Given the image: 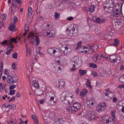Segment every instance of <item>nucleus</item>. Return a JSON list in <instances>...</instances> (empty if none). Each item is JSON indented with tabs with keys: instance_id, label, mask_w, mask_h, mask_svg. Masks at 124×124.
<instances>
[{
	"instance_id": "nucleus-1",
	"label": "nucleus",
	"mask_w": 124,
	"mask_h": 124,
	"mask_svg": "<svg viewBox=\"0 0 124 124\" xmlns=\"http://www.w3.org/2000/svg\"><path fill=\"white\" fill-rule=\"evenodd\" d=\"M74 96L68 92H64L61 94V100L65 104L72 102L74 99Z\"/></svg>"
},
{
	"instance_id": "nucleus-2",
	"label": "nucleus",
	"mask_w": 124,
	"mask_h": 124,
	"mask_svg": "<svg viewBox=\"0 0 124 124\" xmlns=\"http://www.w3.org/2000/svg\"><path fill=\"white\" fill-rule=\"evenodd\" d=\"M113 0H106L104 2L103 5L105 11L106 12L109 13L108 10L110 9V8H112L114 5Z\"/></svg>"
},
{
	"instance_id": "nucleus-3",
	"label": "nucleus",
	"mask_w": 124,
	"mask_h": 124,
	"mask_svg": "<svg viewBox=\"0 0 124 124\" xmlns=\"http://www.w3.org/2000/svg\"><path fill=\"white\" fill-rule=\"evenodd\" d=\"M78 27L76 24L74 25L73 28L71 30H69L67 29L66 31V33L68 36H72L76 35L78 32Z\"/></svg>"
},
{
	"instance_id": "nucleus-4",
	"label": "nucleus",
	"mask_w": 124,
	"mask_h": 124,
	"mask_svg": "<svg viewBox=\"0 0 124 124\" xmlns=\"http://www.w3.org/2000/svg\"><path fill=\"white\" fill-rule=\"evenodd\" d=\"M115 4L114 3L112 8H110V9L108 10L109 13H110L112 10H114L116 11L119 12L122 11V5L121 4H120L119 3H117L116 4Z\"/></svg>"
},
{
	"instance_id": "nucleus-5",
	"label": "nucleus",
	"mask_w": 124,
	"mask_h": 124,
	"mask_svg": "<svg viewBox=\"0 0 124 124\" xmlns=\"http://www.w3.org/2000/svg\"><path fill=\"white\" fill-rule=\"evenodd\" d=\"M106 106L105 103H100L96 107V110L99 112H101L105 110Z\"/></svg>"
},
{
	"instance_id": "nucleus-6",
	"label": "nucleus",
	"mask_w": 124,
	"mask_h": 124,
	"mask_svg": "<svg viewBox=\"0 0 124 124\" xmlns=\"http://www.w3.org/2000/svg\"><path fill=\"white\" fill-rule=\"evenodd\" d=\"M96 114L94 111H90L89 113L86 116V117L89 120L92 121L96 117Z\"/></svg>"
},
{
	"instance_id": "nucleus-7",
	"label": "nucleus",
	"mask_w": 124,
	"mask_h": 124,
	"mask_svg": "<svg viewBox=\"0 0 124 124\" xmlns=\"http://www.w3.org/2000/svg\"><path fill=\"white\" fill-rule=\"evenodd\" d=\"M102 119L104 122V124H111V118L108 116H103Z\"/></svg>"
},
{
	"instance_id": "nucleus-8",
	"label": "nucleus",
	"mask_w": 124,
	"mask_h": 124,
	"mask_svg": "<svg viewBox=\"0 0 124 124\" xmlns=\"http://www.w3.org/2000/svg\"><path fill=\"white\" fill-rule=\"evenodd\" d=\"M81 107L80 104L78 102H77L74 103L72 106V109L73 111H76L80 109Z\"/></svg>"
},
{
	"instance_id": "nucleus-9",
	"label": "nucleus",
	"mask_w": 124,
	"mask_h": 124,
	"mask_svg": "<svg viewBox=\"0 0 124 124\" xmlns=\"http://www.w3.org/2000/svg\"><path fill=\"white\" fill-rule=\"evenodd\" d=\"M52 94L53 96L51 97L50 99L48 101L46 99V101L49 105H54L56 103V101H54V96H55V95L54 93Z\"/></svg>"
},
{
	"instance_id": "nucleus-10",
	"label": "nucleus",
	"mask_w": 124,
	"mask_h": 124,
	"mask_svg": "<svg viewBox=\"0 0 124 124\" xmlns=\"http://www.w3.org/2000/svg\"><path fill=\"white\" fill-rule=\"evenodd\" d=\"M61 50L63 53L65 55L69 53L70 51L68 52V51H70V49L66 46H62L61 47Z\"/></svg>"
},
{
	"instance_id": "nucleus-11",
	"label": "nucleus",
	"mask_w": 124,
	"mask_h": 124,
	"mask_svg": "<svg viewBox=\"0 0 124 124\" xmlns=\"http://www.w3.org/2000/svg\"><path fill=\"white\" fill-rule=\"evenodd\" d=\"M116 111L115 110H114L111 111V115L113 117L112 118H111L112 120H111V124H118L116 123L115 122L116 120L115 119L116 118L115 113Z\"/></svg>"
},
{
	"instance_id": "nucleus-12",
	"label": "nucleus",
	"mask_w": 124,
	"mask_h": 124,
	"mask_svg": "<svg viewBox=\"0 0 124 124\" xmlns=\"http://www.w3.org/2000/svg\"><path fill=\"white\" fill-rule=\"evenodd\" d=\"M6 80L10 84H11L16 82L15 80H13V79L10 76L7 75V78Z\"/></svg>"
},
{
	"instance_id": "nucleus-13",
	"label": "nucleus",
	"mask_w": 124,
	"mask_h": 124,
	"mask_svg": "<svg viewBox=\"0 0 124 124\" xmlns=\"http://www.w3.org/2000/svg\"><path fill=\"white\" fill-rule=\"evenodd\" d=\"M95 21L98 23L100 24L102 23L105 20L104 18L102 17H100L96 18Z\"/></svg>"
},
{
	"instance_id": "nucleus-14",
	"label": "nucleus",
	"mask_w": 124,
	"mask_h": 124,
	"mask_svg": "<svg viewBox=\"0 0 124 124\" xmlns=\"http://www.w3.org/2000/svg\"><path fill=\"white\" fill-rule=\"evenodd\" d=\"M109 58L111 62L113 63L117 62L116 56L114 54L110 55Z\"/></svg>"
},
{
	"instance_id": "nucleus-15",
	"label": "nucleus",
	"mask_w": 124,
	"mask_h": 124,
	"mask_svg": "<svg viewBox=\"0 0 124 124\" xmlns=\"http://www.w3.org/2000/svg\"><path fill=\"white\" fill-rule=\"evenodd\" d=\"M53 56L56 57H59L61 55V53L58 49H56L55 50L54 52Z\"/></svg>"
},
{
	"instance_id": "nucleus-16",
	"label": "nucleus",
	"mask_w": 124,
	"mask_h": 124,
	"mask_svg": "<svg viewBox=\"0 0 124 124\" xmlns=\"http://www.w3.org/2000/svg\"><path fill=\"white\" fill-rule=\"evenodd\" d=\"M111 16L112 17H116L119 15V12L116 11L114 10H112L111 11Z\"/></svg>"
},
{
	"instance_id": "nucleus-17",
	"label": "nucleus",
	"mask_w": 124,
	"mask_h": 124,
	"mask_svg": "<svg viewBox=\"0 0 124 124\" xmlns=\"http://www.w3.org/2000/svg\"><path fill=\"white\" fill-rule=\"evenodd\" d=\"M58 84L57 86V87L62 88L64 87L65 83L62 80H60V81H59Z\"/></svg>"
},
{
	"instance_id": "nucleus-18",
	"label": "nucleus",
	"mask_w": 124,
	"mask_h": 124,
	"mask_svg": "<svg viewBox=\"0 0 124 124\" xmlns=\"http://www.w3.org/2000/svg\"><path fill=\"white\" fill-rule=\"evenodd\" d=\"M76 65H78L79 67L81 65L82 61L81 59H80L78 57H76Z\"/></svg>"
},
{
	"instance_id": "nucleus-19",
	"label": "nucleus",
	"mask_w": 124,
	"mask_h": 124,
	"mask_svg": "<svg viewBox=\"0 0 124 124\" xmlns=\"http://www.w3.org/2000/svg\"><path fill=\"white\" fill-rule=\"evenodd\" d=\"M89 10L88 11L90 13H93L95 9V6L91 5V6H89L88 7Z\"/></svg>"
},
{
	"instance_id": "nucleus-20",
	"label": "nucleus",
	"mask_w": 124,
	"mask_h": 124,
	"mask_svg": "<svg viewBox=\"0 0 124 124\" xmlns=\"http://www.w3.org/2000/svg\"><path fill=\"white\" fill-rule=\"evenodd\" d=\"M76 57H74L72 58L71 59V61L70 62V63L71 64H72L73 66V67H75L76 65V60L77 59H76Z\"/></svg>"
},
{
	"instance_id": "nucleus-21",
	"label": "nucleus",
	"mask_w": 124,
	"mask_h": 124,
	"mask_svg": "<svg viewBox=\"0 0 124 124\" xmlns=\"http://www.w3.org/2000/svg\"><path fill=\"white\" fill-rule=\"evenodd\" d=\"M87 92V91L86 89H84L82 90L80 93V96L81 97H82L83 96H84L86 94Z\"/></svg>"
},
{
	"instance_id": "nucleus-22",
	"label": "nucleus",
	"mask_w": 124,
	"mask_h": 124,
	"mask_svg": "<svg viewBox=\"0 0 124 124\" xmlns=\"http://www.w3.org/2000/svg\"><path fill=\"white\" fill-rule=\"evenodd\" d=\"M15 28L16 26L15 24H12V25H10L9 26V30L12 31H14L16 30V29H15Z\"/></svg>"
},
{
	"instance_id": "nucleus-23",
	"label": "nucleus",
	"mask_w": 124,
	"mask_h": 124,
	"mask_svg": "<svg viewBox=\"0 0 124 124\" xmlns=\"http://www.w3.org/2000/svg\"><path fill=\"white\" fill-rule=\"evenodd\" d=\"M33 86L36 88L38 89L39 87L38 82L37 81H34L33 82Z\"/></svg>"
},
{
	"instance_id": "nucleus-24",
	"label": "nucleus",
	"mask_w": 124,
	"mask_h": 124,
	"mask_svg": "<svg viewBox=\"0 0 124 124\" xmlns=\"http://www.w3.org/2000/svg\"><path fill=\"white\" fill-rule=\"evenodd\" d=\"M55 50L53 49L52 48H50L48 49V52L50 55L52 56H53V54H54L53 53H54Z\"/></svg>"
},
{
	"instance_id": "nucleus-25",
	"label": "nucleus",
	"mask_w": 124,
	"mask_h": 124,
	"mask_svg": "<svg viewBox=\"0 0 124 124\" xmlns=\"http://www.w3.org/2000/svg\"><path fill=\"white\" fill-rule=\"evenodd\" d=\"M79 75L81 76H83L86 74V71L85 70H80L79 71Z\"/></svg>"
},
{
	"instance_id": "nucleus-26",
	"label": "nucleus",
	"mask_w": 124,
	"mask_h": 124,
	"mask_svg": "<svg viewBox=\"0 0 124 124\" xmlns=\"http://www.w3.org/2000/svg\"><path fill=\"white\" fill-rule=\"evenodd\" d=\"M32 14V8H31V7H30L28 8V17L29 16H31Z\"/></svg>"
},
{
	"instance_id": "nucleus-27",
	"label": "nucleus",
	"mask_w": 124,
	"mask_h": 124,
	"mask_svg": "<svg viewBox=\"0 0 124 124\" xmlns=\"http://www.w3.org/2000/svg\"><path fill=\"white\" fill-rule=\"evenodd\" d=\"M119 41L118 39H115L114 40V42L113 44L114 46H117L118 45L119 43Z\"/></svg>"
},
{
	"instance_id": "nucleus-28",
	"label": "nucleus",
	"mask_w": 124,
	"mask_h": 124,
	"mask_svg": "<svg viewBox=\"0 0 124 124\" xmlns=\"http://www.w3.org/2000/svg\"><path fill=\"white\" fill-rule=\"evenodd\" d=\"M86 85L87 87H89L90 89H92V87L91 86L90 80L89 79H87Z\"/></svg>"
},
{
	"instance_id": "nucleus-29",
	"label": "nucleus",
	"mask_w": 124,
	"mask_h": 124,
	"mask_svg": "<svg viewBox=\"0 0 124 124\" xmlns=\"http://www.w3.org/2000/svg\"><path fill=\"white\" fill-rule=\"evenodd\" d=\"M9 43H8L7 44V45L9 47H8L9 49H10V48H12L10 49V50H11V51H12L13 50V45L11 44V42L10 43V42H9Z\"/></svg>"
},
{
	"instance_id": "nucleus-30",
	"label": "nucleus",
	"mask_w": 124,
	"mask_h": 124,
	"mask_svg": "<svg viewBox=\"0 0 124 124\" xmlns=\"http://www.w3.org/2000/svg\"><path fill=\"white\" fill-rule=\"evenodd\" d=\"M35 39L36 40V45L38 46L40 42V40L39 37L37 36H36L35 37Z\"/></svg>"
},
{
	"instance_id": "nucleus-31",
	"label": "nucleus",
	"mask_w": 124,
	"mask_h": 124,
	"mask_svg": "<svg viewBox=\"0 0 124 124\" xmlns=\"http://www.w3.org/2000/svg\"><path fill=\"white\" fill-rule=\"evenodd\" d=\"M89 65L90 67H92L93 68H96L97 67V65L93 63H90Z\"/></svg>"
},
{
	"instance_id": "nucleus-32",
	"label": "nucleus",
	"mask_w": 124,
	"mask_h": 124,
	"mask_svg": "<svg viewBox=\"0 0 124 124\" xmlns=\"http://www.w3.org/2000/svg\"><path fill=\"white\" fill-rule=\"evenodd\" d=\"M60 14L57 12L55 13L54 16L55 17V18L56 20H57L59 19L60 16Z\"/></svg>"
},
{
	"instance_id": "nucleus-33",
	"label": "nucleus",
	"mask_w": 124,
	"mask_h": 124,
	"mask_svg": "<svg viewBox=\"0 0 124 124\" xmlns=\"http://www.w3.org/2000/svg\"><path fill=\"white\" fill-rule=\"evenodd\" d=\"M15 92L16 90H10V92L8 93V94L10 95H13L15 93Z\"/></svg>"
},
{
	"instance_id": "nucleus-34",
	"label": "nucleus",
	"mask_w": 124,
	"mask_h": 124,
	"mask_svg": "<svg viewBox=\"0 0 124 124\" xmlns=\"http://www.w3.org/2000/svg\"><path fill=\"white\" fill-rule=\"evenodd\" d=\"M17 52H15L14 53L12 54V57L15 59H16L17 57Z\"/></svg>"
},
{
	"instance_id": "nucleus-35",
	"label": "nucleus",
	"mask_w": 124,
	"mask_h": 124,
	"mask_svg": "<svg viewBox=\"0 0 124 124\" xmlns=\"http://www.w3.org/2000/svg\"><path fill=\"white\" fill-rule=\"evenodd\" d=\"M99 56V54H96L95 55H94L93 57L94 60L95 61H96Z\"/></svg>"
},
{
	"instance_id": "nucleus-36",
	"label": "nucleus",
	"mask_w": 124,
	"mask_h": 124,
	"mask_svg": "<svg viewBox=\"0 0 124 124\" xmlns=\"http://www.w3.org/2000/svg\"><path fill=\"white\" fill-rule=\"evenodd\" d=\"M34 121V124H35V123H36V124H39V121L38 120V119H37V117L36 116H34V117L33 118H32Z\"/></svg>"
},
{
	"instance_id": "nucleus-37",
	"label": "nucleus",
	"mask_w": 124,
	"mask_h": 124,
	"mask_svg": "<svg viewBox=\"0 0 124 124\" xmlns=\"http://www.w3.org/2000/svg\"><path fill=\"white\" fill-rule=\"evenodd\" d=\"M101 57L105 58L107 60H108V58L107 56L106 55L103 54H102L100 56V58L99 59L100 60V59H101Z\"/></svg>"
},
{
	"instance_id": "nucleus-38",
	"label": "nucleus",
	"mask_w": 124,
	"mask_h": 124,
	"mask_svg": "<svg viewBox=\"0 0 124 124\" xmlns=\"http://www.w3.org/2000/svg\"><path fill=\"white\" fill-rule=\"evenodd\" d=\"M92 74L94 77H96L98 76L97 73L95 71H93L92 72Z\"/></svg>"
},
{
	"instance_id": "nucleus-39",
	"label": "nucleus",
	"mask_w": 124,
	"mask_h": 124,
	"mask_svg": "<svg viewBox=\"0 0 124 124\" xmlns=\"http://www.w3.org/2000/svg\"><path fill=\"white\" fill-rule=\"evenodd\" d=\"M11 107L10 108V109L13 110H15L16 109V106L15 105L12 104L11 105Z\"/></svg>"
},
{
	"instance_id": "nucleus-40",
	"label": "nucleus",
	"mask_w": 124,
	"mask_h": 124,
	"mask_svg": "<svg viewBox=\"0 0 124 124\" xmlns=\"http://www.w3.org/2000/svg\"><path fill=\"white\" fill-rule=\"evenodd\" d=\"M16 87V85H12L10 86L9 87V89L10 90L13 89L15 88Z\"/></svg>"
},
{
	"instance_id": "nucleus-41",
	"label": "nucleus",
	"mask_w": 124,
	"mask_h": 124,
	"mask_svg": "<svg viewBox=\"0 0 124 124\" xmlns=\"http://www.w3.org/2000/svg\"><path fill=\"white\" fill-rule=\"evenodd\" d=\"M12 69L13 70H15L17 68V67L16 65V64L14 63H13L12 64Z\"/></svg>"
},
{
	"instance_id": "nucleus-42",
	"label": "nucleus",
	"mask_w": 124,
	"mask_h": 124,
	"mask_svg": "<svg viewBox=\"0 0 124 124\" xmlns=\"http://www.w3.org/2000/svg\"><path fill=\"white\" fill-rule=\"evenodd\" d=\"M6 105V104H4L2 105V106L3 108H4V107H5L6 108H9V106H11V105Z\"/></svg>"
},
{
	"instance_id": "nucleus-43",
	"label": "nucleus",
	"mask_w": 124,
	"mask_h": 124,
	"mask_svg": "<svg viewBox=\"0 0 124 124\" xmlns=\"http://www.w3.org/2000/svg\"><path fill=\"white\" fill-rule=\"evenodd\" d=\"M119 114L121 116H124V113L121 110L119 112Z\"/></svg>"
},
{
	"instance_id": "nucleus-44",
	"label": "nucleus",
	"mask_w": 124,
	"mask_h": 124,
	"mask_svg": "<svg viewBox=\"0 0 124 124\" xmlns=\"http://www.w3.org/2000/svg\"><path fill=\"white\" fill-rule=\"evenodd\" d=\"M17 18L16 16H15L14 17V24H16V22L17 21Z\"/></svg>"
},
{
	"instance_id": "nucleus-45",
	"label": "nucleus",
	"mask_w": 124,
	"mask_h": 124,
	"mask_svg": "<svg viewBox=\"0 0 124 124\" xmlns=\"http://www.w3.org/2000/svg\"><path fill=\"white\" fill-rule=\"evenodd\" d=\"M117 101V99L116 97H113L112 100L113 102L114 103H116Z\"/></svg>"
},
{
	"instance_id": "nucleus-46",
	"label": "nucleus",
	"mask_w": 124,
	"mask_h": 124,
	"mask_svg": "<svg viewBox=\"0 0 124 124\" xmlns=\"http://www.w3.org/2000/svg\"><path fill=\"white\" fill-rule=\"evenodd\" d=\"M72 107V106H71L68 108H67V110H68V111H73L72 109L71 108Z\"/></svg>"
},
{
	"instance_id": "nucleus-47",
	"label": "nucleus",
	"mask_w": 124,
	"mask_h": 124,
	"mask_svg": "<svg viewBox=\"0 0 124 124\" xmlns=\"http://www.w3.org/2000/svg\"><path fill=\"white\" fill-rule=\"evenodd\" d=\"M59 66L57 65V66H55L54 67V68H55V69H57L58 68V69L59 70H61V68L60 67H59Z\"/></svg>"
},
{
	"instance_id": "nucleus-48",
	"label": "nucleus",
	"mask_w": 124,
	"mask_h": 124,
	"mask_svg": "<svg viewBox=\"0 0 124 124\" xmlns=\"http://www.w3.org/2000/svg\"><path fill=\"white\" fill-rule=\"evenodd\" d=\"M124 79L123 77H121L119 78V80L120 81L122 82H124V81L122 80V79Z\"/></svg>"
},
{
	"instance_id": "nucleus-49",
	"label": "nucleus",
	"mask_w": 124,
	"mask_h": 124,
	"mask_svg": "<svg viewBox=\"0 0 124 124\" xmlns=\"http://www.w3.org/2000/svg\"><path fill=\"white\" fill-rule=\"evenodd\" d=\"M86 103L88 107L89 108H91L90 102V101L87 102Z\"/></svg>"
},
{
	"instance_id": "nucleus-50",
	"label": "nucleus",
	"mask_w": 124,
	"mask_h": 124,
	"mask_svg": "<svg viewBox=\"0 0 124 124\" xmlns=\"http://www.w3.org/2000/svg\"><path fill=\"white\" fill-rule=\"evenodd\" d=\"M15 99V97L13 96L12 97V98L10 99L8 101L9 102H11L12 100H14Z\"/></svg>"
},
{
	"instance_id": "nucleus-51",
	"label": "nucleus",
	"mask_w": 124,
	"mask_h": 124,
	"mask_svg": "<svg viewBox=\"0 0 124 124\" xmlns=\"http://www.w3.org/2000/svg\"><path fill=\"white\" fill-rule=\"evenodd\" d=\"M83 10L85 12L87 11V8L86 7H84L83 8Z\"/></svg>"
},
{
	"instance_id": "nucleus-52",
	"label": "nucleus",
	"mask_w": 124,
	"mask_h": 124,
	"mask_svg": "<svg viewBox=\"0 0 124 124\" xmlns=\"http://www.w3.org/2000/svg\"><path fill=\"white\" fill-rule=\"evenodd\" d=\"M67 19L69 21H71L73 19V18L72 16H70L67 18Z\"/></svg>"
},
{
	"instance_id": "nucleus-53",
	"label": "nucleus",
	"mask_w": 124,
	"mask_h": 124,
	"mask_svg": "<svg viewBox=\"0 0 124 124\" xmlns=\"http://www.w3.org/2000/svg\"><path fill=\"white\" fill-rule=\"evenodd\" d=\"M9 43V42H8L7 40H4L3 41V42L2 43H1V44H5L7 43Z\"/></svg>"
},
{
	"instance_id": "nucleus-54",
	"label": "nucleus",
	"mask_w": 124,
	"mask_h": 124,
	"mask_svg": "<svg viewBox=\"0 0 124 124\" xmlns=\"http://www.w3.org/2000/svg\"><path fill=\"white\" fill-rule=\"evenodd\" d=\"M80 91V90L78 88H77L76 90V93L78 94Z\"/></svg>"
},
{
	"instance_id": "nucleus-55",
	"label": "nucleus",
	"mask_w": 124,
	"mask_h": 124,
	"mask_svg": "<svg viewBox=\"0 0 124 124\" xmlns=\"http://www.w3.org/2000/svg\"><path fill=\"white\" fill-rule=\"evenodd\" d=\"M16 96L17 97H19L20 96V94L18 92L16 93Z\"/></svg>"
},
{
	"instance_id": "nucleus-56",
	"label": "nucleus",
	"mask_w": 124,
	"mask_h": 124,
	"mask_svg": "<svg viewBox=\"0 0 124 124\" xmlns=\"http://www.w3.org/2000/svg\"><path fill=\"white\" fill-rule=\"evenodd\" d=\"M16 40V39L13 38L12 39H10L9 40L10 41L9 42H10L11 41L14 42L15 40Z\"/></svg>"
},
{
	"instance_id": "nucleus-57",
	"label": "nucleus",
	"mask_w": 124,
	"mask_h": 124,
	"mask_svg": "<svg viewBox=\"0 0 124 124\" xmlns=\"http://www.w3.org/2000/svg\"><path fill=\"white\" fill-rule=\"evenodd\" d=\"M90 104L91 108H93L94 107V102H92L91 103H90Z\"/></svg>"
},
{
	"instance_id": "nucleus-58",
	"label": "nucleus",
	"mask_w": 124,
	"mask_h": 124,
	"mask_svg": "<svg viewBox=\"0 0 124 124\" xmlns=\"http://www.w3.org/2000/svg\"><path fill=\"white\" fill-rule=\"evenodd\" d=\"M120 69L122 70H124V66L122 65L120 67Z\"/></svg>"
},
{
	"instance_id": "nucleus-59",
	"label": "nucleus",
	"mask_w": 124,
	"mask_h": 124,
	"mask_svg": "<svg viewBox=\"0 0 124 124\" xmlns=\"http://www.w3.org/2000/svg\"><path fill=\"white\" fill-rule=\"evenodd\" d=\"M44 100H40L39 101V102L40 104H42L43 103H44Z\"/></svg>"
},
{
	"instance_id": "nucleus-60",
	"label": "nucleus",
	"mask_w": 124,
	"mask_h": 124,
	"mask_svg": "<svg viewBox=\"0 0 124 124\" xmlns=\"http://www.w3.org/2000/svg\"><path fill=\"white\" fill-rule=\"evenodd\" d=\"M28 30L29 29L28 28V26H27V27L24 30L25 31L27 32Z\"/></svg>"
},
{
	"instance_id": "nucleus-61",
	"label": "nucleus",
	"mask_w": 124,
	"mask_h": 124,
	"mask_svg": "<svg viewBox=\"0 0 124 124\" xmlns=\"http://www.w3.org/2000/svg\"><path fill=\"white\" fill-rule=\"evenodd\" d=\"M2 15L4 17L3 19L4 20L5 19H6V17L7 16L5 14H3Z\"/></svg>"
},
{
	"instance_id": "nucleus-62",
	"label": "nucleus",
	"mask_w": 124,
	"mask_h": 124,
	"mask_svg": "<svg viewBox=\"0 0 124 124\" xmlns=\"http://www.w3.org/2000/svg\"><path fill=\"white\" fill-rule=\"evenodd\" d=\"M85 29L87 31H88L89 30V28L88 26L85 27Z\"/></svg>"
},
{
	"instance_id": "nucleus-63",
	"label": "nucleus",
	"mask_w": 124,
	"mask_h": 124,
	"mask_svg": "<svg viewBox=\"0 0 124 124\" xmlns=\"http://www.w3.org/2000/svg\"><path fill=\"white\" fill-rule=\"evenodd\" d=\"M81 41H79L78 43V46H81Z\"/></svg>"
},
{
	"instance_id": "nucleus-64",
	"label": "nucleus",
	"mask_w": 124,
	"mask_h": 124,
	"mask_svg": "<svg viewBox=\"0 0 124 124\" xmlns=\"http://www.w3.org/2000/svg\"><path fill=\"white\" fill-rule=\"evenodd\" d=\"M96 86L98 87H99L100 84V83L99 82H96Z\"/></svg>"
}]
</instances>
